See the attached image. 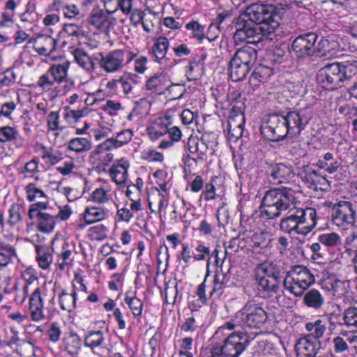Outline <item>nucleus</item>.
<instances>
[{
    "instance_id": "nucleus-1",
    "label": "nucleus",
    "mask_w": 357,
    "mask_h": 357,
    "mask_svg": "<svg viewBox=\"0 0 357 357\" xmlns=\"http://www.w3.org/2000/svg\"><path fill=\"white\" fill-rule=\"evenodd\" d=\"M287 8V5L282 3H255L247 7L234 22L236 31L233 38L235 43L257 44L263 36L274 33L279 29Z\"/></svg>"
},
{
    "instance_id": "nucleus-2",
    "label": "nucleus",
    "mask_w": 357,
    "mask_h": 357,
    "mask_svg": "<svg viewBox=\"0 0 357 357\" xmlns=\"http://www.w3.org/2000/svg\"><path fill=\"white\" fill-rule=\"evenodd\" d=\"M294 191L289 188H275L266 192L261 204V215L274 219L295 203Z\"/></svg>"
},
{
    "instance_id": "nucleus-3",
    "label": "nucleus",
    "mask_w": 357,
    "mask_h": 357,
    "mask_svg": "<svg viewBox=\"0 0 357 357\" xmlns=\"http://www.w3.org/2000/svg\"><path fill=\"white\" fill-rule=\"evenodd\" d=\"M356 74L357 61L352 59L326 65L319 70L317 79L324 86L333 89Z\"/></svg>"
},
{
    "instance_id": "nucleus-4",
    "label": "nucleus",
    "mask_w": 357,
    "mask_h": 357,
    "mask_svg": "<svg viewBox=\"0 0 357 357\" xmlns=\"http://www.w3.org/2000/svg\"><path fill=\"white\" fill-rule=\"evenodd\" d=\"M250 344V336L246 332L231 333L221 345L213 346L202 357H240Z\"/></svg>"
},
{
    "instance_id": "nucleus-5",
    "label": "nucleus",
    "mask_w": 357,
    "mask_h": 357,
    "mask_svg": "<svg viewBox=\"0 0 357 357\" xmlns=\"http://www.w3.org/2000/svg\"><path fill=\"white\" fill-rule=\"evenodd\" d=\"M314 282V276L310 269L301 265L293 266L282 280L284 289L296 297L303 296Z\"/></svg>"
},
{
    "instance_id": "nucleus-6",
    "label": "nucleus",
    "mask_w": 357,
    "mask_h": 357,
    "mask_svg": "<svg viewBox=\"0 0 357 357\" xmlns=\"http://www.w3.org/2000/svg\"><path fill=\"white\" fill-rule=\"evenodd\" d=\"M261 134L273 142H280L289 136L283 114L274 113L268 115L267 121L260 128Z\"/></svg>"
},
{
    "instance_id": "nucleus-7",
    "label": "nucleus",
    "mask_w": 357,
    "mask_h": 357,
    "mask_svg": "<svg viewBox=\"0 0 357 357\" xmlns=\"http://www.w3.org/2000/svg\"><path fill=\"white\" fill-rule=\"evenodd\" d=\"M240 319L243 323V328H259L267 321L266 312L258 305L248 302L244 307L238 311Z\"/></svg>"
},
{
    "instance_id": "nucleus-8",
    "label": "nucleus",
    "mask_w": 357,
    "mask_h": 357,
    "mask_svg": "<svg viewBox=\"0 0 357 357\" xmlns=\"http://www.w3.org/2000/svg\"><path fill=\"white\" fill-rule=\"evenodd\" d=\"M264 168L266 179L273 185L287 183L294 176L291 165L265 162Z\"/></svg>"
},
{
    "instance_id": "nucleus-9",
    "label": "nucleus",
    "mask_w": 357,
    "mask_h": 357,
    "mask_svg": "<svg viewBox=\"0 0 357 357\" xmlns=\"http://www.w3.org/2000/svg\"><path fill=\"white\" fill-rule=\"evenodd\" d=\"M331 219L333 223L338 227L344 223L354 225L356 219V208L351 202L340 201L332 208Z\"/></svg>"
},
{
    "instance_id": "nucleus-10",
    "label": "nucleus",
    "mask_w": 357,
    "mask_h": 357,
    "mask_svg": "<svg viewBox=\"0 0 357 357\" xmlns=\"http://www.w3.org/2000/svg\"><path fill=\"white\" fill-rule=\"evenodd\" d=\"M318 36L310 32L296 37L292 44L291 50L298 59L310 57L316 52L315 43Z\"/></svg>"
},
{
    "instance_id": "nucleus-11",
    "label": "nucleus",
    "mask_w": 357,
    "mask_h": 357,
    "mask_svg": "<svg viewBox=\"0 0 357 357\" xmlns=\"http://www.w3.org/2000/svg\"><path fill=\"white\" fill-rule=\"evenodd\" d=\"M290 137H297L305 128L312 116L304 110L289 111L283 114Z\"/></svg>"
},
{
    "instance_id": "nucleus-12",
    "label": "nucleus",
    "mask_w": 357,
    "mask_h": 357,
    "mask_svg": "<svg viewBox=\"0 0 357 357\" xmlns=\"http://www.w3.org/2000/svg\"><path fill=\"white\" fill-rule=\"evenodd\" d=\"M93 59L105 72L114 73L123 66L125 52L121 50H115L105 56L102 53H98Z\"/></svg>"
},
{
    "instance_id": "nucleus-13",
    "label": "nucleus",
    "mask_w": 357,
    "mask_h": 357,
    "mask_svg": "<svg viewBox=\"0 0 357 357\" xmlns=\"http://www.w3.org/2000/svg\"><path fill=\"white\" fill-rule=\"evenodd\" d=\"M288 215L299 227L309 229V233L317 225V211L314 208H294L289 211Z\"/></svg>"
},
{
    "instance_id": "nucleus-14",
    "label": "nucleus",
    "mask_w": 357,
    "mask_h": 357,
    "mask_svg": "<svg viewBox=\"0 0 357 357\" xmlns=\"http://www.w3.org/2000/svg\"><path fill=\"white\" fill-rule=\"evenodd\" d=\"M320 347V341L312 340V336H303L297 340L294 351L296 357H316Z\"/></svg>"
},
{
    "instance_id": "nucleus-15",
    "label": "nucleus",
    "mask_w": 357,
    "mask_h": 357,
    "mask_svg": "<svg viewBox=\"0 0 357 357\" xmlns=\"http://www.w3.org/2000/svg\"><path fill=\"white\" fill-rule=\"evenodd\" d=\"M33 42L34 50L41 56H50L56 50V40L49 35H39L34 40L31 39L29 41Z\"/></svg>"
},
{
    "instance_id": "nucleus-16",
    "label": "nucleus",
    "mask_w": 357,
    "mask_h": 357,
    "mask_svg": "<svg viewBox=\"0 0 357 357\" xmlns=\"http://www.w3.org/2000/svg\"><path fill=\"white\" fill-rule=\"evenodd\" d=\"M228 138L230 141L236 142L241 137L245 126V116L243 112H236L228 119Z\"/></svg>"
},
{
    "instance_id": "nucleus-17",
    "label": "nucleus",
    "mask_w": 357,
    "mask_h": 357,
    "mask_svg": "<svg viewBox=\"0 0 357 357\" xmlns=\"http://www.w3.org/2000/svg\"><path fill=\"white\" fill-rule=\"evenodd\" d=\"M167 79L162 74L155 75L151 77L146 83V90L153 92L164 94L165 90H167L169 93H172L174 88H182L181 84H171L167 86Z\"/></svg>"
},
{
    "instance_id": "nucleus-18",
    "label": "nucleus",
    "mask_w": 357,
    "mask_h": 357,
    "mask_svg": "<svg viewBox=\"0 0 357 357\" xmlns=\"http://www.w3.org/2000/svg\"><path fill=\"white\" fill-rule=\"evenodd\" d=\"M282 269L280 266L269 262L259 264L255 268V279L282 278Z\"/></svg>"
},
{
    "instance_id": "nucleus-19",
    "label": "nucleus",
    "mask_w": 357,
    "mask_h": 357,
    "mask_svg": "<svg viewBox=\"0 0 357 357\" xmlns=\"http://www.w3.org/2000/svg\"><path fill=\"white\" fill-rule=\"evenodd\" d=\"M168 117L157 118L146 127V132L152 141H155L167 132Z\"/></svg>"
},
{
    "instance_id": "nucleus-20",
    "label": "nucleus",
    "mask_w": 357,
    "mask_h": 357,
    "mask_svg": "<svg viewBox=\"0 0 357 357\" xmlns=\"http://www.w3.org/2000/svg\"><path fill=\"white\" fill-rule=\"evenodd\" d=\"M29 308L31 316L33 321H38L43 317V302L40 288H36L32 293L29 299Z\"/></svg>"
},
{
    "instance_id": "nucleus-21",
    "label": "nucleus",
    "mask_w": 357,
    "mask_h": 357,
    "mask_svg": "<svg viewBox=\"0 0 357 357\" xmlns=\"http://www.w3.org/2000/svg\"><path fill=\"white\" fill-rule=\"evenodd\" d=\"M16 258V249L10 244L0 241V271L12 264Z\"/></svg>"
},
{
    "instance_id": "nucleus-22",
    "label": "nucleus",
    "mask_w": 357,
    "mask_h": 357,
    "mask_svg": "<svg viewBox=\"0 0 357 357\" xmlns=\"http://www.w3.org/2000/svg\"><path fill=\"white\" fill-rule=\"evenodd\" d=\"M303 303L308 307L319 310L324 303V297L319 290L312 289L304 294Z\"/></svg>"
},
{
    "instance_id": "nucleus-23",
    "label": "nucleus",
    "mask_w": 357,
    "mask_h": 357,
    "mask_svg": "<svg viewBox=\"0 0 357 357\" xmlns=\"http://www.w3.org/2000/svg\"><path fill=\"white\" fill-rule=\"evenodd\" d=\"M233 56L236 58L238 62L246 63L254 66L257 59V52L252 47L243 46L238 49Z\"/></svg>"
},
{
    "instance_id": "nucleus-24",
    "label": "nucleus",
    "mask_w": 357,
    "mask_h": 357,
    "mask_svg": "<svg viewBox=\"0 0 357 357\" xmlns=\"http://www.w3.org/2000/svg\"><path fill=\"white\" fill-rule=\"evenodd\" d=\"M282 278H259L256 279L261 290L268 296H272L276 294L280 288Z\"/></svg>"
},
{
    "instance_id": "nucleus-25",
    "label": "nucleus",
    "mask_w": 357,
    "mask_h": 357,
    "mask_svg": "<svg viewBox=\"0 0 357 357\" xmlns=\"http://www.w3.org/2000/svg\"><path fill=\"white\" fill-rule=\"evenodd\" d=\"M38 218V229L44 233H49L53 231L56 225V216L50 213H36Z\"/></svg>"
},
{
    "instance_id": "nucleus-26",
    "label": "nucleus",
    "mask_w": 357,
    "mask_h": 357,
    "mask_svg": "<svg viewBox=\"0 0 357 357\" xmlns=\"http://www.w3.org/2000/svg\"><path fill=\"white\" fill-rule=\"evenodd\" d=\"M122 163L113 165L109 169V174L116 184L124 183L128 178V168L129 164L127 161L121 160Z\"/></svg>"
},
{
    "instance_id": "nucleus-27",
    "label": "nucleus",
    "mask_w": 357,
    "mask_h": 357,
    "mask_svg": "<svg viewBox=\"0 0 357 357\" xmlns=\"http://www.w3.org/2000/svg\"><path fill=\"white\" fill-rule=\"evenodd\" d=\"M280 227L282 231L289 234L295 232L297 234L306 236L309 234V229L299 227L289 215L281 220Z\"/></svg>"
},
{
    "instance_id": "nucleus-28",
    "label": "nucleus",
    "mask_w": 357,
    "mask_h": 357,
    "mask_svg": "<svg viewBox=\"0 0 357 357\" xmlns=\"http://www.w3.org/2000/svg\"><path fill=\"white\" fill-rule=\"evenodd\" d=\"M273 75V70L271 68L266 66H259L252 72L250 77V84L257 85L258 83H264L268 81Z\"/></svg>"
},
{
    "instance_id": "nucleus-29",
    "label": "nucleus",
    "mask_w": 357,
    "mask_h": 357,
    "mask_svg": "<svg viewBox=\"0 0 357 357\" xmlns=\"http://www.w3.org/2000/svg\"><path fill=\"white\" fill-rule=\"evenodd\" d=\"M169 48V41L166 37H159L152 47V54L157 62L165 58Z\"/></svg>"
},
{
    "instance_id": "nucleus-30",
    "label": "nucleus",
    "mask_w": 357,
    "mask_h": 357,
    "mask_svg": "<svg viewBox=\"0 0 357 357\" xmlns=\"http://www.w3.org/2000/svg\"><path fill=\"white\" fill-rule=\"evenodd\" d=\"M305 329L310 332V334L305 336H312V340L319 341L325 333L326 327L321 319H317L314 322H308L305 324Z\"/></svg>"
},
{
    "instance_id": "nucleus-31",
    "label": "nucleus",
    "mask_w": 357,
    "mask_h": 357,
    "mask_svg": "<svg viewBox=\"0 0 357 357\" xmlns=\"http://www.w3.org/2000/svg\"><path fill=\"white\" fill-rule=\"evenodd\" d=\"M69 150L76 153L88 151L91 149V143L84 137H76L70 140L68 144Z\"/></svg>"
},
{
    "instance_id": "nucleus-32",
    "label": "nucleus",
    "mask_w": 357,
    "mask_h": 357,
    "mask_svg": "<svg viewBox=\"0 0 357 357\" xmlns=\"http://www.w3.org/2000/svg\"><path fill=\"white\" fill-rule=\"evenodd\" d=\"M36 251L37 252V261L40 268L44 270L48 269L52 261V256L47 251V249L41 245L36 246Z\"/></svg>"
},
{
    "instance_id": "nucleus-33",
    "label": "nucleus",
    "mask_w": 357,
    "mask_h": 357,
    "mask_svg": "<svg viewBox=\"0 0 357 357\" xmlns=\"http://www.w3.org/2000/svg\"><path fill=\"white\" fill-rule=\"evenodd\" d=\"M73 55L75 60L82 68L86 70L94 69L93 59L84 50L76 49Z\"/></svg>"
},
{
    "instance_id": "nucleus-34",
    "label": "nucleus",
    "mask_w": 357,
    "mask_h": 357,
    "mask_svg": "<svg viewBox=\"0 0 357 357\" xmlns=\"http://www.w3.org/2000/svg\"><path fill=\"white\" fill-rule=\"evenodd\" d=\"M81 345L82 340L80 337L76 333H70L66 340L65 349L70 355L74 356L78 354Z\"/></svg>"
},
{
    "instance_id": "nucleus-35",
    "label": "nucleus",
    "mask_w": 357,
    "mask_h": 357,
    "mask_svg": "<svg viewBox=\"0 0 357 357\" xmlns=\"http://www.w3.org/2000/svg\"><path fill=\"white\" fill-rule=\"evenodd\" d=\"M91 24L96 26L98 29H103L105 23L107 22V14L98 8H93L91 13Z\"/></svg>"
},
{
    "instance_id": "nucleus-36",
    "label": "nucleus",
    "mask_w": 357,
    "mask_h": 357,
    "mask_svg": "<svg viewBox=\"0 0 357 357\" xmlns=\"http://www.w3.org/2000/svg\"><path fill=\"white\" fill-rule=\"evenodd\" d=\"M105 212L102 208L99 207H88L86 208L84 218L87 224L102 220L105 218Z\"/></svg>"
},
{
    "instance_id": "nucleus-37",
    "label": "nucleus",
    "mask_w": 357,
    "mask_h": 357,
    "mask_svg": "<svg viewBox=\"0 0 357 357\" xmlns=\"http://www.w3.org/2000/svg\"><path fill=\"white\" fill-rule=\"evenodd\" d=\"M76 292L68 294L64 291L59 295V303L62 310L69 312H72L75 307L76 303Z\"/></svg>"
},
{
    "instance_id": "nucleus-38",
    "label": "nucleus",
    "mask_w": 357,
    "mask_h": 357,
    "mask_svg": "<svg viewBox=\"0 0 357 357\" xmlns=\"http://www.w3.org/2000/svg\"><path fill=\"white\" fill-rule=\"evenodd\" d=\"M104 340L103 333L101 331L89 332L85 336L84 344L85 347L93 349L102 344Z\"/></svg>"
},
{
    "instance_id": "nucleus-39",
    "label": "nucleus",
    "mask_w": 357,
    "mask_h": 357,
    "mask_svg": "<svg viewBox=\"0 0 357 357\" xmlns=\"http://www.w3.org/2000/svg\"><path fill=\"white\" fill-rule=\"evenodd\" d=\"M342 323L340 325H344L348 328H357V307H349L345 309L342 313Z\"/></svg>"
},
{
    "instance_id": "nucleus-40",
    "label": "nucleus",
    "mask_w": 357,
    "mask_h": 357,
    "mask_svg": "<svg viewBox=\"0 0 357 357\" xmlns=\"http://www.w3.org/2000/svg\"><path fill=\"white\" fill-rule=\"evenodd\" d=\"M340 335L345 336L344 339L342 336H337L333 339V351L335 354H342L350 349V345L347 341L348 335L347 331L341 332Z\"/></svg>"
},
{
    "instance_id": "nucleus-41",
    "label": "nucleus",
    "mask_w": 357,
    "mask_h": 357,
    "mask_svg": "<svg viewBox=\"0 0 357 357\" xmlns=\"http://www.w3.org/2000/svg\"><path fill=\"white\" fill-rule=\"evenodd\" d=\"M225 278L226 275L225 273H220L218 271H215L213 277V289L210 292V296H212L215 294H216L218 296H220L223 294V289L226 284Z\"/></svg>"
},
{
    "instance_id": "nucleus-42",
    "label": "nucleus",
    "mask_w": 357,
    "mask_h": 357,
    "mask_svg": "<svg viewBox=\"0 0 357 357\" xmlns=\"http://www.w3.org/2000/svg\"><path fill=\"white\" fill-rule=\"evenodd\" d=\"M249 72L245 66H241L229 61V75L233 81L238 82L243 79Z\"/></svg>"
},
{
    "instance_id": "nucleus-43",
    "label": "nucleus",
    "mask_w": 357,
    "mask_h": 357,
    "mask_svg": "<svg viewBox=\"0 0 357 357\" xmlns=\"http://www.w3.org/2000/svg\"><path fill=\"white\" fill-rule=\"evenodd\" d=\"M68 69V66L65 65L54 64L49 68L48 73L51 74L54 81L61 82L67 76Z\"/></svg>"
},
{
    "instance_id": "nucleus-44",
    "label": "nucleus",
    "mask_w": 357,
    "mask_h": 357,
    "mask_svg": "<svg viewBox=\"0 0 357 357\" xmlns=\"http://www.w3.org/2000/svg\"><path fill=\"white\" fill-rule=\"evenodd\" d=\"M318 241L326 247H335L340 243V237L335 232L326 233L319 235Z\"/></svg>"
},
{
    "instance_id": "nucleus-45",
    "label": "nucleus",
    "mask_w": 357,
    "mask_h": 357,
    "mask_svg": "<svg viewBox=\"0 0 357 357\" xmlns=\"http://www.w3.org/2000/svg\"><path fill=\"white\" fill-rule=\"evenodd\" d=\"M302 180L308 183L310 188H317L318 183L323 180L326 181V178L324 176H321L315 170H310L309 172H304L303 175L301 176Z\"/></svg>"
},
{
    "instance_id": "nucleus-46",
    "label": "nucleus",
    "mask_w": 357,
    "mask_h": 357,
    "mask_svg": "<svg viewBox=\"0 0 357 357\" xmlns=\"http://www.w3.org/2000/svg\"><path fill=\"white\" fill-rule=\"evenodd\" d=\"M22 210L23 208L20 204H13L11 205L8 210L9 218L8 220V223L10 225L13 226L21 221Z\"/></svg>"
},
{
    "instance_id": "nucleus-47",
    "label": "nucleus",
    "mask_w": 357,
    "mask_h": 357,
    "mask_svg": "<svg viewBox=\"0 0 357 357\" xmlns=\"http://www.w3.org/2000/svg\"><path fill=\"white\" fill-rule=\"evenodd\" d=\"M125 303L128 305L135 316H139L142 312L143 303L141 300L135 296L129 297L128 296L125 298Z\"/></svg>"
},
{
    "instance_id": "nucleus-48",
    "label": "nucleus",
    "mask_w": 357,
    "mask_h": 357,
    "mask_svg": "<svg viewBox=\"0 0 357 357\" xmlns=\"http://www.w3.org/2000/svg\"><path fill=\"white\" fill-rule=\"evenodd\" d=\"M156 193L153 194L152 195H149L148 197V202H149V207L152 213L155 212V211L153 208V206L155 205L158 206V210L160 211L162 208L163 207V199L164 196L160 192L159 190L156 189Z\"/></svg>"
},
{
    "instance_id": "nucleus-49",
    "label": "nucleus",
    "mask_w": 357,
    "mask_h": 357,
    "mask_svg": "<svg viewBox=\"0 0 357 357\" xmlns=\"http://www.w3.org/2000/svg\"><path fill=\"white\" fill-rule=\"evenodd\" d=\"M185 28L192 31V36L201 42L204 38V27L197 22L193 21L186 24Z\"/></svg>"
},
{
    "instance_id": "nucleus-50",
    "label": "nucleus",
    "mask_w": 357,
    "mask_h": 357,
    "mask_svg": "<svg viewBox=\"0 0 357 357\" xmlns=\"http://www.w3.org/2000/svg\"><path fill=\"white\" fill-rule=\"evenodd\" d=\"M117 143L114 137H110L105 140L102 143L99 144L96 149L92 153L94 155L102 153L105 151H109L113 149H118Z\"/></svg>"
},
{
    "instance_id": "nucleus-51",
    "label": "nucleus",
    "mask_w": 357,
    "mask_h": 357,
    "mask_svg": "<svg viewBox=\"0 0 357 357\" xmlns=\"http://www.w3.org/2000/svg\"><path fill=\"white\" fill-rule=\"evenodd\" d=\"M18 132L13 127L4 126L0 128V142H7L16 139Z\"/></svg>"
},
{
    "instance_id": "nucleus-52",
    "label": "nucleus",
    "mask_w": 357,
    "mask_h": 357,
    "mask_svg": "<svg viewBox=\"0 0 357 357\" xmlns=\"http://www.w3.org/2000/svg\"><path fill=\"white\" fill-rule=\"evenodd\" d=\"M26 197L29 202H33L36 199L45 197V192L39 188H37L33 183H29L25 188Z\"/></svg>"
},
{
    "instance_id": "nucleus-53",
    "label": "nucleus",
    "mask_w": 357,
    "mask_h": 357,
    "mask_svg": "<svg viewBox=\"0 0 357 357\" xmlns=\"http://www.w3.org/2000/svg\"><path fill=\"white\" fill-rule=\"evenodd\" d=\"M42 158L52 165L56 164L63 158L62 154L59 151L52 149L45 150Z\"/></svg>"
},
{
    "instance_id": "nucleus-54",
    "label": "nucleus",
    "mask_w": 357,
    "mask_h": 357,
    "mask_svg": "<svg viewBox=\"0 0 357 357\" xmlns=\"http://www.w3.org/2000/svg\"><path fill=\"white\" fill-rule=\"evenodd\" d=\"M133 137V131L130 129H125L116 134L115 139L117 146L119 148L129 143Z\"/></svg>"
},
{
    "instance_id": "nucleus-55",
    "label": "nucleus",
    "mask_w": 357,
    "mask_h": 357,
    "mask_svg": "<svg viewBox=\"0 0 357 357\" xmlns=\"http://www.w3.org/2000/svg\"><path fill=\"white\" fill-rule=\"evenodd\" d=\"M114 155L112 153H107L105 155H101L96 162V169L98 172H105L107 167L112 161Z\"/></svg>"
},
{
    "instance_id": "nucleus-56",
    "label": "nucleus",
    "mask_w": 357,
    "mask_h": 357,
    "mask_svg": "<svg viewBox=\"0 0 357 357\" xmlns=\"http://www.w3.org/2000/svg\"><path fill=\"white\" fill-rule=\"evenodd\" d=\"M16 79L15 73L9 69L0 73V89L3 86H8Z\"/></svg>"
},
{
    "instance_id": "nucleus-57",
    "label": "nucleus",
    "mask_w": 357,
    "mask_h": 357,
    "mask_svg": "<svg viewBox=\"0 0 357 357\" xmlns=\"http://www.w3.org/2000/svg\"><path fill=\"white\" fill-rule=\"evenodd\" d=\"M59 112H51L47 117V122L49 128L52 131L58 130H62L63 127H60L59 125Z\"/></svg>"
},
{
    "instance_id": "nucleus-58",
    "label": "nucleus",
    "mask_w": 357,
    "mask_h": 357,
    "mask_svg": "<svg viewBox=\"0 0 357 357\" xmlns=\"http://www.w3.org/2000/svg\"><path fill=\"white\" fill-rule=\"evenodd\" d=\"M188 149L192 153L200 152V154L204 153V151L201 150L202 148H206V145L204 142H199L196 138H190L188 140Z\"/></svg>"
},
{
    "instance_id": "nucleus-59",
    "label": "nucleus",
    "mask_w": 357,
    "mask_h": 357,
    "mask_svg": "<svg viewBox=\"0 0 357 357\" xmlns=\"http://www.w3.org/2000/svg\"><path fill=\"white\" fill-rule=\"evenodd\" d=\"M13 289L16 291V295L15 296V301L18 304H22L26 299V297L28 294V286L23 285L22 289H18L17 284H15Z\"/></svg>"
},
{
    "instance_id": "nucleus-60",
    "label": "nucleus",
    "mask_w": 357,
    "mask_h": 357,
    "mask_svg": "<svg viewBox=\"0 0 357 357\" xmlns=\"http://www.w3.org/2000/svg\"><path fill=\"white\" fill-rule=\"evenodd\" d=\"M238 315H239L238 311L236 312L231 321L225 323L224 325L219 328V329L233 331L238 326L243 328V323L238 319L240 317Z\"/></svg>"
},
{
    "instance_id": "nucleus-61",
    "label": "nucleus",
    "mask_w": 357,
    "mask_h": 357,
    "mask_svg": "<svg viewBox=\"0 0 357 357\" xmlns=\"http://www.w3.org/2000/svg\"><path fill=\"white\" fill-rule=\"evenodd\" d=\"M83 116V110H69L66 111V112L65 113L64 119L68 123H74L77 122Z\"/></svg>"
},
{
    "instance_id": "nucleus-62",
    "label": "nucleus",
    "mask_w": 357,
    "mask_h": 357,
    "mask_svg": "<svg viewBox=\"0 0 357 357\" xmlns=\"http://www.w3.org/2000/svg\"><path fill=\"white\" fill-rule=\"evenodd\" d=\"M61 333V331L59 324L56 322L52 323L47 331L49 339L53 342H56L59 340Z\"/></svg>"
},
{
    "instance_id": "nucleus-63",
    "label": "nucleus",
    "mask_w": 357,
    "mask_h": 357,
    "mask_svg": "<svg viewBox=\"0 0 357 357\" xmlns=\"http://www.w3.org/2000/svg\"><path fill=\"white\" fill-rule=\"evenodd\" d=\"M91 199L100 204L105 203L108 201V196L106 191L102 188H98L93 192Z\"/></svg>"
},
{
    "instance_id": "nucleus-64",
    "label": "nucleus",
    "mask_w": 357,
    "mask_h": 357,
    "mask_svg": "<svg viewBox=\"0 0 357 357\" xmlns=\"http://www.w3.org/2000/svg\"><path fill=\"white\" fill-rule=\"evenodd\" d=\"M47 209V204L43 202H38L30 206L28 215L30 219L34 218L36 213H43L41 210Z\"/></svg>"
}]
</instances>
